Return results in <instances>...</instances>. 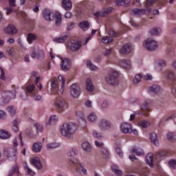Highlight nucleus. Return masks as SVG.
Masks as SVG:
<instances>
[{"label": "nucleus", "mask_w": 176, "mask_h": 176, "mask_svg": "<svg viewBox=\"0 0 176 176\" xmlns=\"http://www.w3.org/2000/svg\"><path fill=\"white\" fill-rule=\"evenodd\" d=\"M77 129L78 127L74 123H65L63 124L60 133L66 138H74V135L76 133Z\"/></svg>", "instance_id": "nucleus-1"}, {"label": "nucleus", "mask_w": 176, "mask_h": 176, "mask_svg": "<svg viewBox=\"0 0 176 176\" xmlns=\"http://www.w3.org/2000/svg\"><path fill=\"white\" fill-rule=\"evenodd\" d=\"M119 73L116 70H112L109 75L106 77V82L111 86H116L119 85Z\"/></svg>", "instance_id": "nucleus-2"}, {"label": "nucleus", "mask_w": 176, "mask_h": 176, "mask_svg": "<svg viewBox=\"0 0 176 176\" xmlns=\"http://www.w3.org/2000/svg\"><path fill=\"white\" fill-rule=\"evenodd\" d=\"M69 163L72 166H76V173H80L82 171V174H87V170L85 168V165L80 163V161L76 158H71L69 160Z\"/></svg>", "instance_id": "nucleus-3"}, {"label": "nucleus", "mask_w": 176, "mask_h": 176, "mask_svg": "<svg viewBox=\"0 0 176 176\" xmlns=\"http://www.w3.org/2000/svg\"><path fill=\"white\" fill-rule=\"evenodd\" d=\"M42 130H43L42 124L36 122L33 125V128H28L26 130V134L29 135V137H34L38 133H42Z\"/></svg>", "instance_id": "nucleus-4"}, {"label": "nucleus", "mask_w": 176, "mask_h": 176, "mask_svg": "<svg viewBox=\"0 0 176 176\" xmlns=\"http://www.w3.org/2000/svg\"><path fill=\"white\" fill-rule=\"evenodd\" d=\"M143 46L147 49V50H149L150 52H153L155 49H156L159 44H157V41H155L152 38H148L146 40H145L143 43Z\"/></svg>", "instance_id": "nucleus-5"}, {"label": "nucleus", "mask_w": 176, "mask_h": 176, "mask_svg": "<svg viewBox=\"0 0 176 176\" xmlns=\"http://www.w3.org/2000/svg\"><path fill=\"white\" fill-rule=\"evenodd\" d=\"M82 47V43L76 40H71L67 43V49L71 52H79Z\"/></svg>", "instance_id": "nucleus-6"}, {"label": "nucleus", "mask_w": 176, "mask_h": 176, "mask_svg": "<svg viewBox=\"0 0 176 176\" xmlns=\"http://www.w3.org/2000/svg\"><path fill=\"white\" fill-rule=\"evenodd\" d=\"M55 104L59 112H63V111H65V109H67V101H65V99L62 97L56 98Z\"/></svg>", "instance_id": "nucleus-7"}, {"label": "nucleus", "mask_w": 176, "mask_h": 176, "mask_svg": "<svg viewBox=\"0 0 176 176\" xmlns=\"http://www.w3.org/2000/svg\"><path fill=\"white\" fill-rule=\"evenodd\" d=\"M80 93H82V89H80L79 85L75 83L71 85L70 94L74 98H78V97L80 96Z\"/></svg>", "instance_id": "nucleus-8"}, {"label": "nucleus", "mask_w": 176, "mask_h": 176, "mask_svg": "<svg viewBox=\"0 0 176 176\" xmlns=\"http://www.w3.org/2000/svg\"><path fill=\"white\" fill-rule=\"evenodd\" d=\"M50 86H51V94H57L58 93V80L57 78L53 77L50 80Z\"/></svg>", "instance_id": "nucleus-9"}, {"label": "nucleus", "mask_w": 176, "mask_h": 176, "mask_svg": "<svg viewBox=\"0 0 176 176\" xmlns=\"http://www.w3.org/2000/svg\"><path fill=\"white\" fill-rule=\"evenodd\" d=\"M61 60L60 63V69L67 72V71H69L71 69V60L69 58H60Z\"/></svg>", "instance_id": "nucleus-10"}, {"label": "nucleus", "mask_w": 176, "mask_h": 176, "mask_svg": "<svg viewBox=\"0 0 176 176\" xmlns=\"http://www.w3.org/2000/svg\"><path fill=\"white\" fill-rule=\"evenodd\" d=\"M32 58H38V60H41L43 58V51L39 47H34L32 49L31 54Z\"/></svg>", "instance_id": "nucleus-11"}, {"label": "nucleus", "mask_w": 176, "mask_h": 176, "mask_svg": "<svg viewBox=\"0 0 176 176\" xmlns=\"http://www.w3.org/2000/svg\"><path fill=\"white\" fill-rule=\"evenodd\" d=\"M43 16L46 21H53L54 20V13L47 8L44 9Z\"/></svg>", "instance_id": "nucleus-12"}, {"label": "nucleus", "mask_w": 176, "mask_h": 176, "mask_svg": "<svg viewBox=\"0 0 176 176\" xmlns=\"http://www.w3.org/2000/svg\"><path fill=\"white\" fill-rule=\"evenodd\" d=\"M98 126L100 130H107V129L111 128V122L108 120L102 119L98 121Z\"/></svg>", "instance_id": "nucleus-13"}, {"label": "nucleus", "mask_w": 176, "mask_h": 176, "mask_svg": "<svg viewBox=\"0 0 176 176\" xmlns=\"http://www.w3.org/2000/svg\"><path fill=\"white\" fill-rule=\"evenodd\" d=\"M31 164L34 166L37 170H42L43 166L41 160L38 157H34L30 160Z\"/></svg>", "instance_id": "nucleus-14"}, {"label": "nucleus", "mask_w": 176, "mask_h": 176, "mask_svg": "<svg viewBox=\"0 0 176 176\" xmlns=\"http://www.w3.org/2000/svg\"><path fill=\"white\" fill-rule=\"evenodd\" d=\"M4 32L8 35H14L17 34V29L14 25L10 24L4 28Z\"/></svg>", "instance_id": "nucleus-15"}, {"label": "nucleus", "mask_w": 176, "mask_h": 176, "mask_svg": "<svg viewBox=\"0 0 176 176\" xmlns=\"http://www.w3.org/2000/svg\"><path fill=\"white\" fill-rule=\"evenodd\" d=\"M120 129H121V131L124 134H130L132 130L131 124H130V123H128V122L122 123L121 124Z\"/></svg>", "instance_id": "nucleus-16"}, {"label": "nucleus", "mask_w": 176, "mask_h": 176, "mask_svg": "<svg viewBox=\"0 0 176 176\" xmlns=\"http://www.w3.org/2000/svg\"><path fill=\"white\" fill-rule=\"evenodd\" d=\"M132 12L135 16H142V14H146V12L149 14L152 12V10L151 8L147 10L136 8L133 10Z\"/></svg>", "instance_id": "nucleus-17"}, {"label": "nucleus", "mask_w": 176, "mask_h": 176, "mask_svg": "<svg viewBox=\"0 0 176 176\" xmlns=\"http://www.w3.org/2000/svg\"><path fill=\"white\" fill-rule=\"evenodd\" d=\"M78 118H79L78 122L82 127L86 126V119L85 118V113L82 111H78L76 112Z\"/></svg>", "instance_id": "nucleus-18"}, {"label": "nucleus", "mask_w": 176, "mask_h": 176, "mask_svg": "<svg viewBox=\"0 0 176 176\" xmlns=\"http://www.w3.org/2000/svg\"><path fill=\"white\" fill-rule=\"evenodd\" d=\"M148 91L154 94H159V93H162V88L157 85H154L148 87Z\"/></svg>", "instance_id": "nucleus-19"}, {"label": "nucleus", "mask_w": 176, "mask_h": 176, "mask_svg": "<svg viewBox=\"0 0 176 176\" xmlns=\"http://www.w3.org/2000/svg\"><path fill=\"white\" fill-rule=\"evenodd\" d=\"M131 44H125L120 50L121 54H130L131 52Z\"/></svg>", "instance_id": "nucleus-20"}, {"label": "nucleus", "mask_w": 176, "mask_h": 176, "mask_svg": "<svg viewBox=\"0 0 176 176\" xmlns=\"http://www.w3.org/2000/svg\"><path fill=\"white\" fill-rule=\"evenodd\" d=\"M8 159H10V157H13L12 160L16 162L17 160V157H16V155H17V149L16 148H10L8 150Z\"/></svg>", "instance_id": "nucleus-21"}, {"label": "nucleus", "mask_w": 176, "mask_h": 176, "mask_svg": "<svg viewBox=\"0 0 176 176\" xmlns=\"http://www.w3.org/2000/svg\"><path fill=\"white\" fill-rule=\"evenodd\" d=\"M62 8L66 10H71L72 9V1L71 0H63Z\"/></svg>", "instance_id": "nucleus-22"}, {"label": "nucleus", "mask_w": 176, "mask_h": 176, "mask_svg": "<svg viewBox=\"0 0 176 176\" xmlns=\"http://www.w3.org/2000/svg\"><path fill=\"white\" fill-rule=\"evenodd\" d=\"M150 138L152 144H154L155 146H159V140L157 138V134H156V133H151L150 134Z\"/></svg>", "instance_id": "nucleus-23"}, {"label": "nucleus", "mask_w": 176, "mask_h": 176, "mask_svg": "<svg viewBox=\"0 0 176 176\" xmlns=\"http://www.w3.org/2000/svg\"><path fill=\"white\" fill-rule=\"evenodd\" d=\"M58 81L61 82L60 91V93L63 94L64 90L65 89V77L60 75V76H58Z\"/></svg>", "instance_id": "nucleus-24"}, {"label": "nucleus", "mask_w": 176, "mask_h": 176, "mask_svg": "<svg viewBox=\"0 0 176 176\" xmlns=\"http://www.w3.org/2000/svg\"><path fill=\"white\" fill-rule=\"evenodd\" d=\"M79 27L82 30V31H87L89 28H90V25L89 24V21H82L80 22Z\"/></svg>", "instance_id": "nucleus-25"}, {"label": "nucleus", "mask_w": 176, "mask_h": 176, "mask_svg": "<svg viewBox=\"0 0 176 176\" xmlns=\"http://www.w3.org/2000/svg\"><path fill=\"white\" fill-rule=\"evenodd\" d=\"M120 65L125 69H129L131 67V65L130 64V60H120Z\"/></svg>", "instance_id": "nucleus-26"}, {"label": "nucleus", "mask_w": 176, "mask_h": 176, "mask_svg": "<svg viewBox=\"0 0 176 176\" xmlns=\"http://www.w3.org/2000/svg\"><path fill=\"white\" fill-rule=\"evenodd\" d=\"M86 87L87 91L92 92L94 91V85L91 83V79L87 78L86 80Z\"/></svg>", "instance_id": "nucleus-27"}, {"label": "nucleus", "mask_w": 176, "mask_h": 176, "mask_svg": "<svg viewBox=\"0 0 176 176\" xmlns=\"http://www.w3.org/2000/svg\"><path fill=\"white\" fill-rule=\"evenodd\" d=\"M131 2V0H118L116 1L117 6H129Z\"/></svg>", "instance_id": "nucleus-28"}, {"label": "nucleus", "mask_w": 176, "mask_h": 176, "mask_svg": "<svg viewBox=\"0 0 176 176\" xmlns=\"http://www.w3.org/2000/svg\"><path fill=\"white\" fill-rule=\"evenodd\" d=\"M166 78L168 79V80H175L176 79V75L174 72L171 70H168L166 72Z\"/></svg>", "instance_id": "nucleus-29"}, {"label": "nucleus", "mask_w": 176, "mask_h": 176, "mask_svg": "<svg viewBox=\"0 0 176 176\" xmlns=\"http://www.w3.org/2000/svg\"><path fill=\"white\" fill-rule=\"evenodd\" d=\"M138 124L142 129H148L151 126V122L148 120H141L138 122Z\"/></svg>", "instance_id": "nucleus-30"}, {"label": "nucleus", "mask_w": 176, "mask_h": 176, "mask_svg": "<svg viewBox=\"0 0 176 176\" xmlns=\"http://www.w3.org/2000/svg\"><path fill=\"white\" fill-rule=\"evenodd\" d=\"M146 162L150 167H152L153 166V153H148L147 155H146Z\"/></svg>", "instance_id": "nucleus-31"}, {"label": "nucleus", "mask_w": 176, "mask_h": 176, "mask_svg": "<svg viewBox=\"0 0 176 176\" xmlns=\"http://www.w3.org/2000/svg\"><path fill=\"white\" fill-rule=\"evenodd\" d=\"M0 138L1 140H8L10 138V133L5 130L0 131Z\"/></svg>", "instance_id": "nucleus-32"}, {"label": "nucleus", "mask_w": 176, "mask_h": 176, "mask_svg": "<svg viewBox=\"0 0 176 176\" xmlns=\"http://www.w3.org/2000/svg\"><path fill=\"white\" fill-rule=\"evenodd\" d=\"M58 122V117L57 116H52L50 118V120L48 123H47V126H54V124Z\"/></svg>", "instance_id": "nucleus-33"}, {"label": "nucleus", "mask_w": 176, "mask_h": 176, "mask_svg": "<svg viewBox=\"0 0 176 176\" xmlns=\"http://www.w3.org/2000/svg\"><path fill=\"white\" fill-rule=\"evenodd\" d=\"M111 169H112L113 173H114L116 174V175H117V176L123 175V173L122 172V170H120L119 169V166H118L117 165H113L111 166Z\"/></svg>", "instance_id": "nucleus-34"}, {"label": "nucleus", "mask_w": 176, "mask_h": 176, "mask_svg": "<svg viewBox=\"0 0 176 176\" xmlns=\"http://www.w3.org/2000/svg\"><path fill=\"white\" fill-rule=\"evenodd\" d=\"M83 151H85V152H90L92 148H91V144L89 143V142H85L82 144L81 145Z\"/></svg>", "instance_id": "nucleus-35"}, {"label": "nucleus", "mask_w": 176, "mask_h": 176, "mask_svg": "<svg viewBox=\"0 0 176 176\" xmlns=\"http://www.w3.org/2000/svg\"><path fill=\"white\" fill-rule=\"evenodd\" d=\"M67 38H68V36L65 35L62 37L54 38L53 41L56 42V43H64L67 41Z\"/></svg>", "instance_id": "nucleus-36"}, {"label": "nucleus", "mask_w": 176, "mask_h": 176, "mask_svg": "<svg viewBox=\"0 0 176 176\" xmlns=\"http://www.w3.org/2000/svg\"><path fill=\"white\" fill-rule=\"evenodd\" d=\"M33 151L36 153H39L42 151V143L36 142L33 144Z\"/></svg>", "instance_id": "nucleus-37"}, {"label": "nucleus", "mask_w": 176, "mask_h": 176, "mask_svg": "<svg viewBox=\"0 0 176 176\" xmlns=\"http://www.w3.org/2000/svg\"><path fill=\"white\" fill-rule=\"evenodd\" d=\"M101 155L104 159H108L109 157V151L105 148L101 149Z\"/></svg>", "instance_id": "nucleus-38"}, {"label": "nucleus", "mask_w": 176, "mask_h": 176, "mask_svg": "<svg viewBox=\"0 0 176 176\" xmlns=\"http://www.w3.org/2000/svg\"><path fill=\"white\" fill-rule=\"evenodd\" d=\"M16 173L17 175H19V165H14L12 170L10 171L8 176H12Z\"/></svg>", "instance_id": "nucleus-39"}, {"label": "nucleus", "mask_w": 176, "mask_h": 176, "mask_svg": "<svg viewBox=\"0 0 176 176\" xmlns=\"http://www.w3.org/2000/svg\"><path fill=\"white\" fill-rule=\"evenodd\" d=\"M88 120L92 123L97 120V114L94 112L91 113L88 116Z\"/></svg>", "instance_id": "nucleus-40"}, {"label": "nucleus", "mask_w": 176, "mask_h": 176, "mask_svg": "<svg viewBox=\"0 0 176 176\" xmlns=\"http://www.w3.org/2000/svg\"><path fill=\"white\" fill-rule=\"evenodd\" d=\"M87 66L91 71H98V67L96 65L91 64V61L87 60Z\"/></svg>", "instance_id": "nucleus-41"}, {"label": "nucleus", "mask_w": 176, "mask_h": 176, "mask_svg": "<svg viewBox=\"0 0 176 176\" xmlns=\"http://www.w3.org/2000/svg\"><path fill=\"white\" fill-rule=\"evenodd\" d=\"M132 153H135L137 156H144L145 155L142 150L138 148H133Z\"/></svg>", "instance_id": "nucleus-42"}, {"label": "nucleus", "mask_w": 176, "mask_h": 176, "mask_svg": "<svg viewBox=\"0 0 176 176\" xmlns=\"http://www.w3.org/2000/svg\"><path fill=\"white\" fill-rule=\"evenodd\" d=\"M55 18H56V25L58 26L60 24H61V14L59 12H56L55 14Z\"/></svg>", "instance_id": "nucleus-43"}, {"label": "nucleus", "mask_w": 176, "mask_h": 176, "mask_svg": "<svg viewBox=\"0 0 176 176\" xmlns=\"http://www.w3.org/2000/svg\"><path fill=\"white\" fill-rule=\"evenodd\" d=\"M162 32V30L160 28H153L150 30V34L151 35H160V33Z\"/></svg>", "instance_id": "nucleus-44"}, {"label": "nucleus", "mask_w": 176, "mask_h": 176, "mask_svg": "<svg viewBox=\"0 0 176 176\" xmlns=\"http://www.w3.org/2000/svg\"><path fill=\"white\" fill-rule=\"evenodd\" d=\"M142 78V76L140 74H136L135 76V78H133V82L134 83V85H138V83H140L141 82Z\"/></svg>", "instance_id": "nucleus-45"}, {"label": "nucleus", "mask_w": 176, "mask_h": 176, "mask_svg": "<svg viewBox=\"0 0 176 176\" xmlns=\"http://www.w3.org/2000/svg\"><path fill=\"white\" fill-rule=\"evenodd\" d=\"M7 111L9 112L11 116L16 115V108L14 106H9L7 107Z\"/></svg>", "instance_id": "nucleus-46"}, {"label": "nucleus", "mask_w": 176, "mask_h": 176, "mask_svg": "<svg viewBox=\"0 0 176 176\" xmlns=\"http://www.w3.org/2000/svg\"><path fill=\"white\" fill-rule=\"evenodd\" d=\"M36 39V36L33 34H28V43H32Z\"/></svg>", "instance_id": "nucleus-47"}, {"label": "nucleus", "mask_w": 176, "mask_h": 176, "mask_svg": "<svg viewBox=\"0 0 176 176\" xmlns=\"http://www.w3.org/2000/svg\"><path fill=\"white\" fill-rule=\"evenodd\" d=\"M47 146L48 149H54L56 148H58V146H60V144L57 142L48 143L47 144Z\"/></svg>", "instance_id": "nucleus-48"}, {"label": "nucleus", "mask_w": 176, "mask_h": 176, "mask_svg": "<svg viewBox=\"0 0 176 176\" xmlns=\"http://www.w3.org/2000/svg\"><path fill=\"white\" fill-rule=\"evenodd\" d=\"M103 43H112L113 42V38L109 36L102 37Z\"/></svg>", "instance_id": "nucleus-49"}, {"label": "nucleus", "mask_w": 176, "mask_h": 176, "mask_svg": "<svg viewBox=\"0 0 176 176\" xmlns=\"http://www.w3.org/2000/svg\"><path fill=\"white\" fill-rule=\"evenodd\" d=\"M26 90L28 93H36L35 91V85L34 84H31L27 87Z\"/></svg>", "instance_id": "nucleus-50"}, {"label": "nucleus", "mask_w": 176, "mask_h": 176, "mask_svg": "<svg viewBox=\"0 0 176 176\" xmlns=\"http://www.w3.org/2000/svg\"><path fill=\"white\" fill-rule=\"evenodd\" d=\"M109 35L111 36V38H116L119 34L115 32V30L110 28L109 30Z\"/></svg>", "instance_id": "nucleus-51"}, {"label": "nucleus", "mask_w": 176, "mask_h": 176, "mask_svg": "<svg viewBox=\"0 0 176 176\" xmlns=\"http://www.w3.org/2000/svg\"><path fill=\"white\" fill-rule=\"evenodd\" d=\"M24 170H25V171H26V173H28L29 174V175H35V173H34V171H32V170H31V168H30V166H28V165L27 164H25V165Z\"/></svg>", "instance_id": "nucleus-52"}, {"label": "nucleus", "mask_w": 176, "mask_h": 176, "mask_svg": "<svg viewBox=\"0 0 176 176\" xmlns=\"http://www.w3.org/2000/svg\"><path fill=\"white\" fill-rule=\"evenodd\" d=\"M76 155H78V150L75 148H72L67 153V156H69V157H72V156H75Z\"/></svg>", "instance_id": "nucleus-53"}, {"label": "nucleus", "mask_w": 176, "mask_h": 176, "mask_svg": "<svg viewBox=\"0 0 176 176\" xmlns=\"http://www.w3.org/2000/svg\"><path fill=\"white\" fill-rule=\"evenodd\" d=\"M168 166L173 170H175L176 168V160H171L168 162Z\"/></svg>", "instance_id": "nucleus-54"}, {"label": "nucleus", "mask_w": 176, "mask_h": 176, "mask_svg": "<svg viewBox=\"0 0 176 176\" xmlns=\"http://www.w3.org/2000/svg\"><path fill=\"white\" fill-rule=\"evenodd\" d=\"M140 108L142 111H148V109H149V104H148L146 102H144L141 104Z\"/></svg>", "instance_id": "nucleus-55"}, {"label": "nucleus", "mask_w": 176, "mask_h": 176, "mask_svg": "<svg viewBox=\"0 0 176 176\" xmlns=\"http://www.w3.org/2000/svg\"><path fill=\"white\" fill-rule=\"evenodd\" d=\"M109 13H112V7L104 9L102 16H105L107 14H109Z\"/></svg>", "instance_id": "nucleus-56"}, {"label": "nucleus", "mask_w": 176, "mask_h": 176, "mask_svg": "<svg viewBox=\"0 0 176 176\" xmlns=\"http://www.w3.org/2000/svg\"><path fill=\"white\" fill-rule=\"evenodd\" d=\"M7 53L9 54V56H13V54L14 53V49L12 47H8L6 50Z\"/></svg>", "instance_id": "nucleus-57"}, {"label": "nucleus", "mask_w": 176, "mask_h": 176, "mask_svg": "<svg viewBox=\"0 0 176 176\" xmlns=\"http://www.w3.org/2000/svg\"><path fill=\"white\" fill-rule=\"evenodd\" d=\"M8 3L10 8H16L17 6V4H16V0H9Z\"/></svg>", "instance_id": "nucleus-58"}, {"label": "nucleus", "mask_w": 176, "mask_h": 176, "mask_svg": "<svg viewBox=\"0 0 176 176\" xmlns=\"http://www.w3.org/2000/svg\"><path fill=\"white\" fill-rule=\"evenodd\" d=\"M93 135L96 138H101V137H102V135L101 134V133H98V132H97V131H93Z\"/></svg>", "instance_id": "nucleus-59"}, {"label": "nucleus", "mask_w": 176, "mask_h": 176, "mask_svg": "<svg viewBox=\"0 0 176 176\" xmlns=\"http://www.w3.org/2000/svg\"><path fill=\"white\" fill-rule=\"evenodd\" d=\"M166 137L169 141H174V133H168Z\"/></svg>", "instance_id": "nucleus-60"}, {"label": "nucleus", "mask_w": 176, "mask_h": 176, "mask_svg": "<svg viewBox=\"0 0 176 176\" xmlns=\"http://www.w3.org/2000/svg\"><path fill=\"white\" fill-rule=\"evenodd\" d=\"M75 27V23L70 22L67 23V31H71Z\"/></svg>", "instance_id": "nucleus-61"}, {"label": "nucleus", "mask_w": 176, "mask_h": 176, "mask_svg": "<svg viewBox=\"0 0 176 176\" xmlns=\"http://www.w3.org/2000/svg\"><path fill=\"white\" fill-rule=\"evenodd\" d=\"M33 98L35 100V101H42V96L38 94H34L33 96Z\"/></svg>", "instance_id": "nucleus-62"}, {"label": "nucleus", "mask_w": 176, "mask_h": 176, "mask_svg": "<svg viewBox=\"0 0 176 176\" xmlns=\"http://www.w3.org/2000/svg\"><path fill=\"white\" fill-rule=\"evenodd\" d=\"M5 10H6V14H12V13L14 12V10L11 8H6Z\"/></svg>", "instance_id": "nucleus-63"}, {"label": "nucleus", "mask_w": 176, "mask_h": 176, "mask_svg": "<svg viewBox=\"0 0 176 176\" xmlns=\"http://www.w3.org/2000/svg\"><path fill=\"white\" fill-rule=\"evenodd\" d=\"M116 152L119 155L120 157H123V152H122V150H120V148L119 147L116 148Z\"/></svg>", "instance_id": "nucleus-64"}]
</instances>
